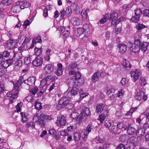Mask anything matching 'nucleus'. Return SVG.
Here are the masks:
<instances>
[{
	"mask_svg": "<svg viewBox=\"0 0 149 149\" xmlns=\"http://www.w3.org/2000/svg\"><path fill=\"white\" fill-rule=\"evenodd\" d=\"M66 123V118L63 116H59L56 121L57 125L60 127L65 126Z\"/></svg>",
	"mask_w": 149,
	"mask_h": 149,
	"instance_id": "nucleus-7",
	"label": "nucleus"
},
{
	"mask_svg": "<svg viewBox=\"0 0 149 149\" xmlns=\"http://www.w3.org/2000/svg\"><path fill=\"white\" fill-rule=\"evenodd\" d=\"M141 73L139 70H135L132 71L131 72V77L134 79V81L138 79L140 76Z\"/></svg>",
	"mask_w": 149,
	"mask_h": 149,
	"instance_id": "nucleus-10",
	"label": "nucleus"
},
{
	"mask_svg": "<svg viewBox=\"0 0 149 149\" xmlns=\"http://www.w3.org/2000/svg\"><path fill=\"white\" fill-rule=\"evenodd\" d=\"M118 17L117 13L115 12H113L110 14V17L109 18V19L111 22V24L113 25H116L117 24L119 21L117 19Z\"/></svg>",
	"mask_w": 149,
	"mask_h": 149,
	"instance_id": "nucleus-6",
	"label": "nucleus"
},
{
	"mask_svg": "<svg viewBox=\"0 0 149 149\" xmlns=\"http://www.w3.org/2000/svg\"><path fill=\"white\" fill-rule=\"evenodd\" d=\"M35 107L37 110H39L42 108L41 104L40 103L36 102L35 103Z\"/></svg>",
	"mask_w": 149,
	"mask_h": 149,
	"instance_id": "nucleus-55",
	"label": "nucleus"
},
{
	"mask_svg": "<svg viewBox=\"0 0 149 149\" xmlns=\"http://www.w3.org/2000/svg\"><path fill=\"white\" fill-rule=\"evenodd\" d=\"M71 22L73 25L76 26L79 24L81 22V20L79 18L73 17L71 19Z\"/></svg>",
	"mask_w": 149,
	"mask_h": 149,
	"instance_id": "nucleus-25",
	"label": "nucleus"
},
{
	"mask_svg": "<svg viewBox=\"0 0 149 149\" xmlns=\"http://www.w3.org/2000/svg\"><path fill=\"white\" fill-rule=\"evenodd\" d=\"M23 78V76L20 77L19 79L17 81V82L15 84V85H14V86H18L19 87V86H20L22 84V82H24V81Z\"/></svg>",
	"mask_w": 149,
	"mask_h": 149,
	"instance_id": "nucleus-36",
	"label": "nucleus"
},
{
	"mask_svg": "<svg viewBox=\"0 0 149 149\" xmlns=\"http://www.w3.org/2000/svg\"><path fill=\"white\" fill-rule=\"evenodd\" d=\"M25 99L29 102H32L33 101V96L31 95H29L25 98Z\"/></svg>",
	"mask_w": 149,
	"mask_h": 149,
	"instance_id": "nucleus-43",
	"label": "nucleus"
},
{
	"mask_svg": "<svg viewBox=\"0 0 149 149\" xmlns=\"http://www.w3.org/2000/svg\"><path fill=\"white\" fill-rule=\"evenodd\" d=\"M137 109L136 107L132 108H131L130 111L127 113L126 115L127 116L131 115L132 113Z\"/></svg>",
	"mask_w": 149,
	"mask_h": 149,
	"instance_id": "nucleus-51",
	"label": "nucleus"
},
{
	"mask_svg": "<svg viewBox=\"0 0 149 149\" xmlns=\"http://www.w3.org/2000/svg\"><path fill=\"white\" fill-rule=\"evenodd\" d=\"M84 33L85 34V35L88 36L90 33V30L88 25L87 24H84L83 26Z\"/></svg>",
	"mask_w": 149,
	"mask_h": 149,
	"instance_id": "nucleus-22",
	"label": "nucleus"
},
{
	"mask_svg": "<svg viewBox=\"0 0 149 149\" xmlns=\"http://www.w3.org/2000/svg\"><path fill=\"white\" fill-rule=\"evenodd\" d=\"M140 36H139L138 37L135 36L134 38V44H132L131 43L130 45V51L134 53H136L138 52L140 49L141 41Z\"/></svg>",
	"mask_w": 149,
	"mask_h": 149,
	"instance_id": "nucleus-1",
	"label": "nucleus"
},
{
	"mask_svg": "<svg viewBox=\"0 0 149 149\" xmlns=\"http://www.w3.org/2000/svg\"><path fill=\"white\" fill-rule=\"evenodd\" d=\"M108 19H109L108 15H106L105 17L100 20V22L101 24H103L106 22L107 20Z\"/></svg>",
	"mask_w": 149,
	"mask_h": 149,
	"instance_id": "nucleus-49",
	"label": "nucleus"
},
{
	"mask_svg": "<svg viewBox=\"0 0 149 149\" xmlns=\"http://www.w3.org/2000/svg\"><path fill=\"white\" fill-rule=\"evenodd\" d=\"M105 118L104 115L101 114L99 116V120L100 121L101 123H102Z\"/></svg>",
	"mask_w": 149,
	"mask_h": 149,
	"instance_id": "nucleus-61",
	"label": "nucleus"
},
{
	"mask_svg": "<svg viewBox=\"0 0 149 149\" xmlns=\"http://www.w3.org/2000/svg\"><path fill=\"white\" fill-rule=\"evenodd\" d=\"M142 14V11L140 8L137 9L135 11V15L140 17V16Z\"/></svg>",
	"mask_w": 149,
	"mask_h": 149,
	"instance_id": "nucleus-48",
	"label": "nucleus"
},
{
	"mask_svg": "<svg viewBox=\"0 0 149 149\" xmlns=\"http://www.w3.org/2000/svg\"><path fill=\"white\" fill-rule=\"evenodd\" d=\"M21 115L22 120L23 122H26L27 120V115L24 112H21Z\"/></svg>",
	"mask_w": 149,
	"mask_h": 149,
	"instance_id": "nucleus-44",
	"label": "nucleus"
},
{
	"mask_svg": "<svg viewBox=\"0 0 149 149\" xmlns=\"http://www.w3.org/2000/svg\"><path fill=\"white\" fill-rule=\"evenodd\" d=\"M54 70V66L51 64H48L44 67L43 71L46 74H50L53 72Z\"/></svg>",
	"mask_w": 149,
	"mask_h": 149,
	"instance_id": "nucleus-8",
	"label": "nucleus"
},
{
	"mask_svg": "<svg viewBox=\"0 0 149 149\" xmlns=\"http://www.w3.org/2000/svg\"><path fill=\"white\" fill-rule=\"evenodd\" d=\"M139 83L141 86H143L146 84V80L143 77H141L139 81Z\"/></svg>",
	"mask_w": 149,
	"mask_h": 149,
	"instance_id": "nucleus-42",
	"label": "nucleus"
},
{
	"mask_svg": "<svg viewBox=\"0 0 149 149\" xmlns=\"http://www.w3.org/2000/svg\"><path fill=\"white\" fill-rule=\"evenodd\" d=\"M118 130L117 127L115 126H113L111 129H110L109 130L111 132H112L113 133H115Z\"/></svg>",
	"mask_w": 149,
	"mask_h": 149,
	"instance_id": "nucleus-56",
	"label": "nucleus"
},
{
	"mask_svg": "<svg viewBox=\"0 0 149 149\" xmlns=\"http://www.w3.org/2000/svg\"><path fill=\"white\" fill-rule=\"evenodd\" d=\"M80 133L81 138L84 141H85L87 138L88 133L84 130H82Z\"/></svg>",
	"mask_w": 149,
	"mask_h": 149,
	"instance_id": "nucleus-27",
	"label": "nucleus"
},
{
	"mask_svg": "<svg viewBox=\"0 0 149 149\" xmlns=\"http://www.w3.org/2000/svg\"><path fill=\"white\" fill-rule=\"evenodd\" d=\"M80 134V131L79 132H76L74 134L73 138L75 141H78L80 140L81 136Z\"/></svg>",
	"mask_w": 149,
	"mask_h": 149,
	"instance_id": "nucleus-32",
	"label": "nucleus"
},
{
	"mask_svg": "<svg viewBox=\"0 0 149 149\" xmlns=\"http://www.w3.org/2000/svg\"><path fill=\"white\" fill-rule=\"evenodd\" d=\"M65 96L61 97L59 102V105H61V107H63L67 105V109H71L74 106L73 104H69L70 97H68V95H64Z\"/></svg>",
	"mask_w": 149,
	"mask_h": 149,
	"instance_id": "nucleus-2",
	"label": "nucleus"
},
{
	"mask_svg": "<svg viewBox=\"0 0 149 149\" xmlns=\"http://www.w3.org/2000/svg\"><path fill=\"white\" fill-rule=\"evenodd\" d=\"M42 52V48H36L34 50V53L35 55L36 56H39L40 55Z\"/></svg>",
	"mask_w": 149,
	"mask_h": 149,
	"instance_id": "nucleus-33",
	"label": "nucleus"
},
{
	"mask_svg": "<svg viewBox=\"0 0 149 149\" xmlns=\"http://www.w3.org/2000/svg\"><path fill=\"white\" fill-rule=\"evenodd\" d=\"M30 22L29 20H27L25 21L23 24V26H24V28L26 29L27 26L30 25Z\"/></svg>",
	"mask_w": 149,
	"mask_h": 149,
	"instance_id": "nucleus-60",
	"label": "nucleus"
},
{
	"mask_svg": "<svg viewBox=\"0 0 149 149\" xmlns=\"http://www.w3.org/2000/svg\"><path fill=\"white\" fill-rule=\"evenodd\" d=\"M58 69L55 72V74L58 76H61L62 74L63 71L62 70V65L61 63H59L57 65Z\"/></svg>",
	"mask_w": 149,
	"mask_h": 149,
	"instance_id": "nucleus-18",
	"label": "nucleus"
},
{
	"mask_svg": "<svg viewBox=\"0 0 149 149\" xmlns=\"http://www.w3.org/2000/svg\"><path fill=\"white\" fill-rule=\"evenodd\" d=\"M42 63L43 60L42 58L40 57H38L33 61L32 63L34 66L37 67L41 65Z\"/></svg>",
	"mask_w": 149,
	"mask_h": 149,
	"instance_id": "nucleus-11",
	"label": "nucleus"
},
{
	"mask_svg": "<svg viewBox=\"0 0 149 149\" xmlns=\"http://www.w3.org/2000/svg\"><path fill=\"white\" fill-rule=\"evenodd\" d=\"M13 63V60L9 59L4 60L1 64V66L4 68H6Z\"/></svg>",
	"mask_w": 149,
	"mask_h": 149,
	"instance_id": "nucleus-12",
	"label": "nucleus"
},
{
	"mask_svg": "<svg viewBox=\"0 0 149 149\" xmlns=\"http://www.w3.org/2000/svg\"><path fill=\"white\" fill-rule=\"evenodd\" d=\"M89 11L88 9H86V10H83L81 13V16L84 18H87L88 17V12Z\"/></svg>",
	"mask_w": 149,
	"mask_h": 149,
	"instance_id": "nucleus-34",
	"label": "nucleus"
},
{
	"mask_svg": "<svg viewBox=\"0 0 149 149\" xmlns=\"http://www.w3.org/2000/svg\"><path fill=\"white\" fill-rule=\"evenodd\" d=\"M70 116L73 118H75L77 117L78 114L76 112H73L70 114Z\"/></svg>",
	"mask_w": 149,
	"mask_h": 149,
	"instance_id": "nucleus-58",
	"label": "nucleus"
},
{
	"mask_svg": "<svg viewBox=\"0 0 149 149\" xmlns=\"http://www.w3.org/2000/svg\"><path fill=\"white\" fill-rule=\"evenodd\" d=\"M16 42L12 40H9L8 41L6 47L9 49H13L15 46Z\"/></svg>",
	"mask_w": 149,
	"mask_h": 149,
	"instance_id": "nucleus-19",
	"label": "nucleus"
},
{
	"mask_svg": "<svg viewBox=\"0 0 149 149\" xmlns=\"http://www.w3.org/2000/svg\"><path fill=\"white\" fill-rule=\"evenodd\" d=\"M145 130L143 128H141L138 130L136 133V136L138 138H141L145 134Z\"/></svg>",
	"mask_w": 149,
	"mask_h": 149,
	"instance_id": "nucleus-20",
	"label": "nucleus"
},
{
	"mask_svg": "<svg viewBox=\"0 0 149 149\" xmlns=\"http://www.w3.org/2000/svg\"><path fill=\"white\" fill-rule=\"evenodd\" d=\"M143 13L144 16L149 17V10L148 9L144 10L143 11Z\"/></svg>",
	"mask_w": 149,
	"mask_h": 149,
	"instance_id": "nucleus-64",
	"label": "nucleus"
},
{
	"mask_svg": "<svg viewBox=\"0 0 149 149\" xmlns=\"http://www.w3.org/2000/svg\"><path fill=\"white\" fill-rule=\"evenodd\" d=\"M35 79L33 77L29 78L27 79L24 81V83L29 86L33 85L35 83Z\"/></svg>",
	"mask_w": 149,
	"mask_h": 149,
	"instance_id": "nucleus-15",
	"label": "nucleus"
},
{
	"mask_svg": "<svg viewBox=\"0 0 149 149\" xmlns=\"http://www.w3.org/2000/svg\"><path fill=\"white\" fill-rule=\"evenodd\" d=\"M145 27V26L142 24H138L136 26L137 30L140 31Z\"/></svg>",
	"mask_w": 149,
	"mask_h": 149,
	"instance_id": "nucleus-50",
	"label": "nucleus"
},
{
	"mask_svg": "<svg viewBox=\"0 0 149 149\" xmlns=\"http://www.w3.org/2000/svg\"><path fill=\"white\" fill-rule=\"evenodd\" d=\"M127 80L125 78H123L121 79L120 83L121 85L123 86H125L127 83Z\"/></svg>",
	"mask_w": 149,
	"mask_h": 149,
	"instance_id": "nucleus-45",
	"label": "nucleus"
},
{
	"mask_svg": "<svg viewBox=\"0 0 149 149\" xmlns=\"http://www.w3.org/2000/svg\"><path fill=\"white\" fill-rule=\"evenodd\" d=\"M112 121L109 120H107L104 122V125L105 127L108 128L111 127L112 125Z\"/></svg>",
	"mask_w": 149,
	"mask_h": 149,
	"instance_id": "nucleus-31",
	"label": "nucleus"
},
{
	"mask_svg": "<svg viewBox=\"0 0 149 149\" xmlns=\"http://www.w3.org/2000/svg\"><path fill=\"white\" fill-rule=\"evenodd\" d=\"M22 62L21 60H18L16 61L14 64V69L16 70L19 69L22 66Z\"/></svg>",
	"mask_w": 149,
	"mask_h": 149,
	"instance_id": "nucleus-29",
	"label": "nucleus"
},
{
	"mask_svg": "<svg viewBox=\"0 0 149 149\" xmlns=\"http://www.w3.org/2000/svg\"><path fill=\"white\" fill-rule=\"evenodd\" d=\"M130 141L131 143L133 144L134 146L137 145L138 143L137 139L134 136H132L130 138Z\"/></svg>",
	"mask_w": 149,
	"mask_h": 149,
	"instance_id": "nucleus-30",
	"label": "nucleus"
},
{
	"mask_svg": "<svg viewBox=\"0 0 149 149\" xmlns=\"http://www.w3.org/2000/svg\"><path fill=\"white\" fill-rule=\"evenodd\" d=\"M122 64L124 68L128 70L131 67V65L129 61L124 59L122 61Z\"/></svg>",
	"mask_w": 149,
	"mask_h": 149,
	"instance_id": "nucleus-17",
	"label": "nucleus"
},
{
	"mask_svg": "<svg viewBox=\"0 0 149 149\" xmlns=\"http://www.w3.org/2000/svg\"><path fill=\"white\" fill-rule=\"evenodd\" d=\"M31 56H29L28 57H26L24 59V63L26 65H28L31 62Z\"/></svg>",
	"mask_w": 149,
	"mask_h": 149,
	"instance_id": "nucleus-39",
	"label": "nucleus"
},
{
	"mask_svg": "<svg viewBox=\"0 0 149 149\" xmlns=\"http://www.w3.org/2000/svg\"><path fill=\"white\" fill-rule=\"evenodd\" d=\"M124 93V91L122 90H121L117 92L116 93V96L118 97H120L123 96Z\"/></svg>",
	"mask_w": 149,
	"mask_h": 149,
	"instance_id": "nucleus-52",
	"label": "nucleus"
},
{
	"mask_svg": "<svg viewBox=\"0 0 149 149\" xmlns=\"http://www.w3.org/2000/svg\"><path fill=\"white\" fill-rule=\"evenodd\" d=\"M53 52L51 49H48L46 50L45 52V56L44 59L45 60L48 61L50 59V56L53 54Z\"/></svg>",
	"mask_w": 149,
	"mask_h": 149,
	"instance_id": "nucleus-14",
	"label": "nucleus"
},
{
	"mask_svg": "<svg viewBox=\"0 0 149 149\" xmlns=\"http://www.w3.org/2000/svg\"><path fill=\"white\" fill-rule=\"evenodd\" d=\"M104 107V105L102 104H97L96 107V112L101 113L103 110Z\"/></svg>",
	"mask_w": 149,
	"mask_h": 149,
	"instance_id": "nucleus-23",
	"label": "nucleus"
},
{
	"mask_svg": "<svg viewBox=\"0 0 149 149\" xmlns=\"http://www.w3.org/2000/svg\"><path fill=\"white\" fill-rule=\"evenodd\" d=\"M126 137L127 136L125 134L122 135L119 138V140L121 141H124L126 139Z\"/></svg>",
	"mask_w": 149,
	"mask_h": 149,
	"instance_id": "nucleus-63",
	"label": "nucleus"
},
{
	"mask_svg": "<svg viewBox=\"0 0 149 149\" xmlns=\"http://www.w3.org/2000/svg\"><path fill=\"white\" fill-rule=\"evenodd\" d=\"M38 113H36V115L33 117V121L36 122L37 121H38L40 120V115H38Z\"/></svg>",
	"mask_w": 149,
	"mask_h": 149,
	"instance_id": "nucleus-47",
	"label": "nucleus"
},
{
	"mask_svg": "<svg viewBox=\"0 0 149 149\" xmlns=\"http://www.w3.org/2000/svg\"><path fill=\"white\" fill-rule=\"evenodd\" d=\"M140 49L143 52H145L147 49V45L146 43L140 45Z\"/></svg>",
	"mask_w": 149,
	"mask_h": 149,
	"instance_id": "nucleus-46",
	"label": "nucleus"
},
{
	"mask_svg": "<svg viewBox=\"0 0 149 149\" xmlns=\"http://www.w3.org/2000/svg\"><path fill=\"white\" fill-rule=\"evenodd\" d=\"M73 82L75 83V84H77L75 85L80 86L84 84V80L83 78H81L75 81V82L73 81L72 83V84H74Z\"/></svg>",
	"mask_w": 149,
	"mask_h": 149,
	"instance_id": "nucleus-26",
	"label": "nucleus"
},
{
	"mask_svg": "<svg viewBox=\"0 0 149 149\" xmlns=\"http://www.w3.org/2000/svg\"><path fill=\"white\" fill-rule=\"evenodd\" d=\"M100 76V73L97 72H95L93 75L92 80L93 82L95 83L97 81Z\"/></svg>",
	"mask_w": 149,
	"mask_h": 149,
	"instance_id": "nucleus-24",
	"label": "nucleus"
},
{
	"mask_svg": "<svg viewBox=\"0 0 149 149\" xmlns=\"http://www.w3.org/2000/svg\"><path fill=\"white\" fill-rule=\"evenodd\" d=\"M21 8L23 9V8H22L20 5H15L12 8L11 10L14 13H18L20 11Z\"/></svg>",
	"mask_w": 149,
	"mask_h": 149,
	"instance_id": "nucleus-28",
	"label": "nucleus"
},
{
	"mask_svg": "<svg viewBox=\"0 0 149 149\" xmlns=\"http://www.w3.org/2000/svg\"><path fill=\"white\" fill-rule=\"evenodd\" d=\"M77 66V64L76 63H72L68 66V70H73L75 69Z\"/></svg>",
	"mask_w": 149,
	"mask_h": 149,
	"instance_id": "nucleus-35",
	"label": "nucleus"
},
{
	"mask_svg": "<svg viewBox=\"0 0 149 149\" xmlns=\"http://www.w3.org/2000/svg\"><path fill=\"white\" fill-rule=\"evenodd\" d=\"M125 130H127V133L129 135H132L135 132V129L131 126L130 125H128L127 127H124Z\"/></svg>",
	"mask_w": 149,
	"mask_h": 149,
	"instance_id": "nucleus-13",
	"label": "nucleus"
},
{
	"mask_svg": "<svg viewBox=\"0 0 149 149\" xmlns=\"http://www.w3.org/2000/svg\"><path fill=\"white\" fill-rule=\"evenodd\" d=\"M49 134L51 135L54 136L56 138V139H58L59 138L56 135H55L56 134V131L53 129L50 130L49 131Z\"/></svg>",
	"mask_w": 149,
	"mask_h": 149,
	"instance_id": "nucleus-41",
	"label": "nucleus"
},
{
	"mask_svg": "<svg viewBox=\"0 0 149 149\" xmlns=\"http://www.w3.org/2000/svg\"><path fill=\"white\" fill-rule=\"evenodd\" d=\"M2 4L5 6H8L11 3V0H7L6 1H2Z\"/></svg>",
	"mask_w": 149,
	"mask_h": 149,
	"instance_id": "nucleus-57",
	"label": "nucleus"
},
{
	"mask_svg": "<svg viewBox=\"0 0 149 149\" xmlns=\"http://www.w3.org/2000/svg\"><path fill=\"white\" fill-rule=\"evenodd\" d=\"M139 17L136 16L135 15L131 18V20L134 22H137L139 20Z\"/></svg>",
	"mask_w": 149,
	"mask_h": 149,
	"instance_id": "nucleus-54",
	"label": "nucleus"
},
{
	"mask_svg": "<svg viewBox=\"0 0 149 149\" xmlns=\"http://www.w3.org/2000/svg\"><path fill=\"white\" fill-rule=\"evenodd\" d=\"M19 92V87L14 86V87L11 92L7 93L6 95L7 97H9L8 99L12 103L14 100L17 98L18 97V93Z\"/></svg>",
	"mask_w": 149,
	"mask_h": 149,
	"instance_id": "nucleus-3",
	"label": "nucleus"
},
{
	"mask_svg": "<svg viewBox=\"0 0 149 149\" xmlns=\"http://www.w3.org/2000/svg\"><path fill=\"white\" fill-rule=\"evenodd\" d=\"M109 73L104 72H102L100 73V76L104 78L109 75Z\"/></svg>",
	"mask_w": 149,
	"mask_h": 149,
	"instance_id": "nucleus-62",
	"label": "nucleus"
},
{
	"mask_svg": "<svg viewBox=\"0 0 149 149\" xmlns=\"http://www.w3.org/2000/svg\"><path fill=\"white\" fill-rule=\"evenodd\" d=\"M27 3V2L25 1H22L20 2V3H19V4L21 5V6L22 8H26L27 7V6L26 5Z\"/></svg>",
	"mask_w": 149,
	"mask_h": 149,
	"instance_id": "nucleus-53",
	"label": "nucleus"
},
{
	"mask_svg": "<svg viewBox=\"0 0 149 149\" xmlns=\"http://www.w3.org/2000/svg\"><path fill=\"white\" fill-rule=\"evenodd\" d=\"M49 78L50 77H48L47 76L46 77H44L41 81L40 86L42 88L39 93H41L42 94L47 89V82L49 81Z\"/></svg>",
	"mask_w": 149,
	"mask_h": 149,
	"instance_id": "nucleus-5",
	"label": "nucleus"
},
{
	"mask_svg": "<svg viewBox=\"0 0 149 149\" xmlns=\"http://www.w3.org/2000/svg\"><path fill=\"white\" fill-rule=\"evenodd\" d=\"M90 115V113L89 109L88 108H84L82 111L80 115L81 118H83L84 117L89 116Z\"/></svg>",
	"mask_w": 149,
	"mask_h": 149,
	"instance_id": "nucleus-16",
	"label": "nucleus"
},
{
	"mask_svg": "<svg viewBox=\"0 0 149 149\" xmlns=\"http://www.w3.org/2000/svg\"><path fill=\"white\" fill-rule=\"evenodd\" d=\"M136 99L139 100H141L143 99L144 101L146 100L147 99V96L143 92L139 91L137 92L136 96Z\"/></svg>",
	"mask_w": 149,
	"mask_h": 149,
	"instance_id": "nucleus-9",
	"label": "nucleus"
},
{
	"mask_svg": "<svg viewBox=\"0 0 149 149\" xmlns=\"http://www.w3.org/2000/svg\"><path fill=\"white\" fill-rule=\"evenodd\" d=\"M119 52L121 53H124L127 50V46L124 44H120L119 45Z\"/></svg>",
	"mask_w": 149,
	"mask_h": 149,
	"instance_id": "nucleus-21",
	"label": "nucleus"
},
{
	"mask_svg": "<svg viewBox=\"0 0 149 149\" xmlns=\"http://www.w3.org/2000/svg\"><path fill=\"white\" fill-rule=\"evenodd\" d=\"M75 81L81 78V73L78 71L77 73L74 76Z\"/></svg>",
	"mask_w": 149,
	"mask_h": 149,
	"instance_id": "nucleus-59",
	"label": "nucleus"
},
{
	"mask_svg": "<svg viewBox=\"0 0 149 149\" xmlns=\"http://www.w3.org/2000/svg\"><path fill=\"white\" fill-rule=\"evenodd\" d=\"M114 91V89L113 87L111 86H109L107 88V93L109 95L112 93H113Z\"/></svg>",
	"mask_w": 149,
	"mask_h": 149,
	"instance_id": "nucleus-40",
	"label": "nucleus"
},
{
	"mask_svg": "<svg viewBox=\"0 0 149 149\" xmlns=\"http://www.w3.org/2000/svg\"><path fill=\"white\" fill-rule=\"evenodd\" d=\"M38 91V89L37 87L32 88L29 90L30 93L32 95H35Z\"/></svg>",
	"mask_w": 149,
	"mask_h": 149,
	"instance_id": "nucleus-38",
	"label": "nucleus"
},
{
	"mask_svg": "<svg viewBox=\"0 0 149 149\" xmlns=\"http://www.w3.org/2000/svg\"><path fill=\"white\" fill-rule=\"evenodd\" d=\"M74 84H72V89L69 88L64 93V95H68V97H70L71 95H74L77 94L78 90L76 87V86L75 85V83L73 82Z\"/></svg>",
	"mask_w": 149,
	"mask_h": 149,
	"instance_id": "nucleus-4",
	"label": "nucleus"
},
{
	"mask_svg": "<svg viewBox=\"0 0 149 149\" xmlns=\"http://www.w3.org/2000/svg\"><path fill=\"white\" fill-rule=\"evenodd\" d=\"M40 118L45 121L46 120L50 119L51 117L49 116H46L43 114H41L40 115Z\"/></svg>",
	"mask_w": 149,
	"mask_h": 149,
	"instance_id": "nucleus-37",
	"label": "nucleus"
}]
</instances>
